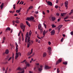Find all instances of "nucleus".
Returning a JSON list of instances; mask_svg holds the SVG:
<instances>
[{
    "mask_svg": "<svg viewBox=\"0 0 73 73\" xmlns=\"http://www.w3.org/2000/svg\"><path fill=\"white\" fill-rule=\"evenodd\" d=\"M26 65L27 66H30V64H28Z\"/></svg>",
    "mask_w": 73,
    "mask_h": 73,
    "instance_id": "nucleus-54",
    "label": "nucleus"
},
{
    "mask_svg": "<svg viewBox=\"0 0 73 73\" xmlns=\"http://www.w3.org/2000/svg\"><path fill=\"white\" fill-rule=\"evenodd\" d=\"M15 45H16L15 49L16 52H18V49H19V48L17 47H18V45H17V43L16 42H15Z\"/></svg>",
    "mask_w": 73,
    "mask_h": 73,
    "instance_id": "nucleus-4",
    "label": "nucleus"
},
{
    "mask_svg": "<svg viewBox=\"0 0 73 73\" xmlns=\"http://www.w3.org/2000/svg\"><path fill=\"white\" fill-rule=\"evenodd\" d=\"M47 52H48V53H49V55H50L52 53L50 51H49V50H47Z\"/></svg>",
    "mask_w": 73,
    "mask_h": 73,
    "instance_id": "nucleus-34",
    "label": "nucleus"
},
{
    "mask_svg": "<svg viewBox=\"0 0 73 73\" xmlns=\"http://www.w3.org/2000/svg\"><path fill=\"white\" fill-rule=\"evenodd\" d=\"M26 23L27 25H28L29 27H31V25H30V24H29V23L28 21H26Z\"/></svg>",
    "mask_w": 73,
    "mask_h": 73,
    "instance_id": "nucleus-16",
    "label": "nucleus"
},
{
    "mask_svg": "<svg viewBox=\"0 0 73 73\" xmlns=\"http://www.w3.org/2000/svg\"><path fill=\"white\" fill-rule=\"evenodd\" d=\"M63 64H64V65H67V64H68V62H63Z\"/></svg>",
    "mask_w": 73,
    "mask_h": 73,
    "instance_id": "nucleus-25",
    "label": "nucleus"
},
{
    "mask_svg": "<svg viewBox=\"0 0 73 73\" xmlns=\"http://www.w3.org/2000/svg\"><path fill=\"white\" fill-rule=\"evenodd\" d=\"M63 25H59L57 28H60V29H61L62 27V26Z\"/></svg>",
    "mask_w": 73,
    "mask_h": 73,
    "instance_id": "nucleus-21",
    "label": "nucleus"
},
{
    "mask_svg": "<svg viewBox=\"0 0 73 73\" xmlns=\"http://www.w3.org/2000/svg\"><path fill=\"white\" fill-rule=\"evenodd\" d=\"M35 65H39V63H35Z\"/></svg>",
    "mask_w": 73,
    "mask_h": 73,
    "instance_id": "nucleus-49",
    "label": "nucleus"
},
{
    "mask_svg": "<svg viewBox=\"0 0 73 73\" xmlns=\"http://www.w3.org/2000/svg\"><path fill=\"white\" fill-rule=\"evenodd\" d=\"M57 28L58 29V32H60V28H57Z\"/></svg>",
    "mask_w": 73,
    "mask_h": 73,
    "instance_id": "nucleus-40",
    "label": "nucleus"
},
{
    "mask_svg": "<svg viewBox=\"0 0 73 73\" xmlns=\"http://www.w3.org/2000/svg\"><path fill=\"white\" fill-rule=\"evenodd\" d=\"M68 17H69V16H67L66 17L64 18V20H66V19H68Z\"/></svg>",
    "mask_w": 73,
    "mask_h": 73,
    "instance_id": "nucleus-32",
    "label": "nucleus"
},
{
    "mask_svg": "<svg viewBox=\"0 0 73 73\" xmlns=\"http://www.w3.org/2000/svg\"><path fill=\"white\" fill-rule=\"evenodd\" d=\"M47 4L48 5H50V6H52V3L50 1H48L47 2Z\"/></svg>",
    "mask_w": 73,
    "mask_h": 73,
    "instance_id": "nucleus-6",
    "label": "nucleus"
},
{
    "mask_svg": "<svg viewBox=\"0 0 73 73\" xmlns=\"http://www.w3.org/2000/svg\"><path fill=\"white\" fill-rule=\"evenodd\" d=\"M35 13H36V14H38V11H36L35 12Z\"/></svg>",
    "mask_w": 73,
    "mask_h": 73,
    "instance_id": "nucleus-50",
    "label": "nucleus"
},
{
    "mask_svg": "<svg viewBox=\"0 0 73 73\" xmlns=\"http://www.w3.org/2000/svg\"><path fill=\"white\" fill-rule=\"evenodd\" d=\"M21 11H20V10H17L16 11V12L17 13H20V12Z\"/></svg>",
    "mask_w": 73,
    "mask_h": 73,
    "instance_id": "nucleus-30",
    "label": "nucleus"
},
{
    "mask_svg": "<svg viewBox=\"0 0 73 73\" xmlns=\"http://www.w3.org/2000/svg\"><path fill=\"white\" fill-rule=\"evenodd\" d=\"M27 20H29V21H31V18L29 17H27Z\"/></svg>",
    "mask_w": 73,
    "mask_h": 73,
    "instance_id": "nucleus-33",
    "label": "nucleus"
},
{
    "mask_svg": "<svg viewBox=\"0 0 73 73\" xmlns=\"http://www.w3.org/2000/svg\"><path fill=\"white\" fill-rule=\"evenodd\" d=\"M45 33H46V31H45V30H44L43 32V35L44 37H45Z\"/></svg>",
    "mask_w": 73,
    "mask_h": 73,
    "instance_id": "nucleus-19",
    "label": "nucleus"
},
{
    "mask_svg": "<svg viewBox=\"0 0 73 73\" xmlns=\"http://www.w3.org/2000/svg\"><path fill=\"white\" fill-rule=\"evenodd\" d=\"M40 29V34H42V31H43V29L42 28H41Z\"/></svg>",
    "mask_w": 73,
    "mask_h": 73,
    "instance_id": "nucleus-15",
    "label": "nucleus"
},
{
    "mask_svg": "<svg viewBox=\"0 0 73 73\" xmlns=\"http://www.w3.org/2000/svg\"><path fill=\"white\" fill-rule=\"evenodd\" d=\"M3 5H4V3H2L0 6L1 9H3Z\"/></svg>",
    "mask_w": 73,
    "mask_h": 73,
    "instance_id": "nucleus-20",
    "label": "nucleus"
},
{
    "mask_svg": "<svg viewBox=\"0 0 73 73\" xmlns=\"http://www.w3.org/2000/svg\"><path fill=\"white\" fill-rule=\"evenodd\" d=\"M47 12L48 13H49V10H47Z\"/></svg>",
    "mask_w": 73,
    "mask_h": 73,
    "instance_id": "nucleus-63",
    "label": "nucleus"
},
{
    "mask_svg": "<svg viewBox=\"0 0 73 73\" xmlns=\"http://www.w3.org/2000/svg\"><path fill=\"white\" fill-rule=\"evenodd\" d=\"M38 39L37 38H36V42H37V41H38Z\"/></svg>",
    "mask_w": 73,
    "mask_h": 73,
    "instance_id": "nucleus-62",
    "label": "nucleus"
},
{
    "mask_svg": "<svg viewBox=\"0 0 73 73\" xmlns=\"http://www.w3.org/2000/svg\"><path fill=\"white\" fill-rule=\"evenodd\" d=\"M46 56V53L44 52L43 54V57H45Z\"/></svg>",
    "mask_w": 73,
    "mask_h": 73,
    "instance_id": "nucleus-23",
    "label": "nucleus"
},
{
    "mask_svg": "<svg viewBox=\"0 0 73 73\" xmlns=\"http://www.w3.org/2000/svg\"><path fill=\"white\" fill-rule=\"evenodd\" d=\"M18 42L20 44H21V37H20L18 38Z\"/></svg>",
    "mask_w": 73,
    "mask_h": 73,
    "instance_id": "nucleus-14",
    "label": "nucleus"
},
{
    "mask_svg": "<svg viewBox=\"0 0 73 73\" xmlns=\"http://www.w3.org/2000/svg\"><path fill=\"white\" fill-rule=\"evenodd\" d=\"M48 51H51V47H49L48 48Z\"/></svg>",
    "mask_w": 73,
    "mask_h": 73,
    "instance_id": "nucleus-31",
    "label": "nucleus"
},
{
    "mask_svg": "<svg viewBox=\"0 0 73 73\" xmlns=\"http://www.w3.org/2000/svg\"><path fill=\"white\" fill-rule=\"evenodd\" d=\"M15 55L16 56H15V59H17V57H19V55H18V53H17V52H16Z\"/></svg>",
    "mask_w": 73,
    "mask_h": 73,
    "instance_id": "nucleus-11",
    "label": "nucleus"
},
{
    "mask_svg": "<svg viewBox=\"0 0 73 73\" xmlns=\"http://www.w3.org/2000/svg\"><path fill=\"white\" fill-rule=\"evenodd\" d=\"M51 19L52 21H54V20L56 19V17H51Z\"/></svg>",
    "mask_w": 73,
    "mask_h": 73,
    "instance_id": "nucleus-18",
    "label": "nucleus"
},
{
    "mask_svg": "<svg viewBox=\"0 0 73 73\" xmlns=\"http://www.w3.org/2000/svg\"><path fill=\"white\" fill-rule=\"evenodd\" d=\"M17 70H22V68H20V67H19L17 69Z\"/></svg>",
    "mask_w": 73,
    "mask_h": 73,
    "instance_id": "nucleus-24",
    "label": "nucleus"
},
{
    "mask_svg": "<svg viewBox=\"0 0 73 73\" xmlns=\"http://www.w3.org/2000/svg\"><path fill=\"white\" fill-rule=\"evenodd\" d=\"M50 33H51V35H54V34L55 33V31H54V30H53Z\"/></svg>",
    "mask_w": 73,
    "mask_h": 73,
    "instance_id": "nucleus-8",
    "label": "nucleus"
},
{
    "mask_svg": "<svg viewBox=\"0 0 73 73\" xmlns=\"http://www.w3.org/2000/svg\"><path fill=\"white\" fill-rule=\"evenodd\" d=\"M32 56L31 55L30 56H29L28 58L29 59V58H31Z\"/></svg>",
    "mask_w": 73,
    "mask_h": 73,
    "instance_id": "nucleus-60",
    "label": "nucleus"
},
{
    "mask_svg": "<svg viewBox=\"0 0 73 73\" xmlns=\"http://www.w3.org/2000/svg\"><path fill=\"white\" fill-rule=\"evenodd\" d=\"M5 39H6L5 38V37H4L3 38V40H4H4H5Z\"/></svg>",
    "mask_w": 73,
    "mask_h": 73,
    "instance_id": "nucleus-55",
    "label": "nucleus"
},
{
    "mask_svg": "<svg viewBox=\"0 0 73 73\" xmlns=\"http://www.w3.org/2000/svg\"><path fill=\"white\" fill-rule=\"evenodd\" d=\"M62 58H59L57 61L56 63V64H59V63H60V62L62 61Z\"/></svg>",
    "mask_w": 73,
    "mask_h": 73,
    "instance_id": "nucleus-5",
    "label": "nucleus"
},
{
    "mask_svg": "<svg viewBox=\"0 0 73 73\" xmlns=\"http://www.w3.org/2000/svg\"><path fill=\"white\" fill-rule=\"evenodd\" d=\"M64 39V38H62L61 40L60 41L61 42H62L63 41V40Z\"/></svg>",
    "mask_w": 73,
    "mask_h": 73,
    "instance_id": "nucleus-45",
    "label": "nucleus"
},
{
    "mask_svg": "<svg viewBox=\"0 0 73 73\" xmlns=\"http://www.w3.org/2000/svg\"><path fill=\"white\" fill-rule=\"evenodd\" d=\"M48 45H50V44H51V42L50 41L48 42Z\"/></svg>",
    "mask_w": 73,
    "mask_h": 73,
    "instance_id": "nucleus-52",
    "label": "nucleus"
},
{
    "mask_svg": "<svg viewBox=\"0 0 73 73\" xmlns=\"http://www.w3.org/2000/svg\"><path fill=\"white\" fill-rule=\"evenodd\" d=\"M15 23H16V24H19V23H20V21L19 20H16L15 21Z\"/></svg>",
    "mask_w": 73,
    "mask_h": 73,
    "instance_id": "nucleus-17",
    "label": "nucleus"
},
{
    "mask_svg": "<svg viewBox=\"0 0 73 73\" xmlns=\"http://www.w3.org/2000/svg\"><path fill=\"white\" fill-rule=\"evenodd\" d=\"M41 24H39L38 25V29L40 30L41 29Z\"/></svg>",
    "mask_w": 73,
    "mask_h": 73,
    "instance_id": "nucleus-13",
    "label": "nucleus"
},
{
    "mask_svg": "<svg viewBox=\"0 0 73 73\" xmlns=\"http://www.w3.org/2000/svg\"><path fill=\"white\" fill-rule=\"evenodd\" d=\"M20 27L21 29H22L23 32L25 31V25H24V24L23 23H21L20 25Z\"/></svg>",
    "mask_w": 73,
    "mask_h": 73,
    "instance_id": "nucleus-2",
    "label": "nucleus"
},
{
    "mask_svg": "<svg viewBox=\"0 0 73 73\" xmlns=\"http://www.w3.org/2000/svg\"><path fill=\"white\" fill-rule=\"evenodd\" d=\"M6 54H8L9 53V50L8 49H7L5 50Z\"/></svg>",
    "mask_w": 73,
    "mask_h": 73,
    "instance_id": "nucleus-22",
    "label": "nucleus"
},
{
    "mask_svg": "<svg viewBox=\"0 0 73 73\" xmlns=\"http://www.w3.org/2000/svg\"><path fill=\"white\" fill-rule=\"evenodd\" d=\"M21 31H19V33H18V36H20V33H21Z\"/></svg>",
    "mask_w": 73,
    "mask_h": 73,
    "instance_id": "nucleus-37",
    "label": "nucleus"
},
{
    "mask_svg": "<svg viewBox=\"0 0 73 73\" xmlns=\"http://www.w3.org/2000/svg\"><path fill=\"white\" fill-rule=\"evenodd\" d=\"M66 13H61V16L62 17H64L65 16V15H66Z\"/></svg>",
    "mask_w": 73,
    "mask_h": 73,
    "instance_id": "nucleus-12",
    "label": "nucleus"
},
{
    "mask_svg": "<svg viewBox=\"0 0 73 73\" xmlns=\"http://www.w3.org/2000/svg\"><path fill=\"white\" fill-rule=\"evenodd\" d=\"M73 13V9L71 10L70 13H69V15H71V14H72V13Z\"/></svg>",
    "mask_w": 73,
    "mask_h": 73,
    "instance_id": "nucleus-26",
    "label": "nucleus"
},
{
    "mask_svg": "<svg viewBox=\"0 0 73 73\" xmlns=\"http://www.w3.org/2000/svg\"><path fill=\"white\" fill-rule=\"evenodd\" d=\"M32 21L33 22H36V21H35V20L34 19H33V20H32Z\"/></svg>",
    "mask_w": 73,
    "mask_h": 73,
    "instance_id": "nucleus-58",
    "label": "nucleus"
},
{
    "mask_svg": "<svg viewBox=\"0 0 73 73\" xmlns=\"http://www.w3.org/2000/svg\"><path fill=\"white\" fill-rule=\"evenodd\" d=\"M12 58H14V53H13Z\"/></svg>",
    "mask_w": 73,
    "mask_h": 73,
    "instance_id": "nucleus-57",
    "label": "nucleus"
},
{
    "mask_svg": "<svg viewBox=\"0 0 73 73\" xmlns=\"http://www.w3.org/2000/svg\"><path fill=\"white\" fill-rule=\"evenodd\" d=\"M32 33L31 32V31H30L29 33V36H31V34H32Z\"/></svg>",
    "mask_w": 73,
    "mask_h": 73,
    "instance_id": "nucleus-29",
    "label": "nucleus"
},
{
    "mask_svg": "<svg viewBox=\"0 0 73 73\" xmlns=\"http://www.w3.org/2000/svg\"><path fill=\"white\" fill-rule=\"evenodd\" d=\"M55 8H56V9H57V8H58V5H56L55 6Z\"/></svg>",
    "mask_w": 73,
    "mask_h": 73,
    "instance_id": "nucleus-39",
    "label": "nucleus"
},
{
    "mask_svg": "<svg viewBox=\"0 0 73 73\" xmlns=\"http://www.w3.org/2000/svg\"><path fill=\"white\" fill-rule=\"evenodd\" d=\"M40 67L41 68H42L43 67V66L42 65H40Z\"/></svg>",
    "mask_w": 73,
    "mask_h": 73,
    "instance_id": "nucleus-59",
    "label": "nucleus"
},
{
    "mask_svg": "<svg viewBox=\"0 0 73 73\" xmlns=\"http://www.w3.org/2000/svg\"><path fill=\"white\" fill-rule=\"evenodd\" d=\"M18 55H19V56H21V53L20 52H19L18 53Z\"/></svg>",
    "mask_w": 73,
    "mask_h": 73,
    "instance_id": "nucleus-43",
    "label": "nucleus"
},
{
    "mask_svg": "<svg viewBox=\"0 0 73 73\" xmlns=\"http://www.w3.org/2000/svg\"><path fill=\"white\" fill-rule=\"evenodd\" d=\"M30 19L31 21H32V20H33L34 19V17H33L31 16L30 17Z\"/></svg>",
    "mask_w": 73,
    "mask_h": 73,
    "instance_id": "nucleus-28",
    "label": "nucleus"
},
{
    "mask_svg": "<svg viewBox=\"0 0 73 73\" xmlns=\"http://www.w3.org/2000/svg\"><path fill=\"white\" fill-rule=\"evenodd\" d=\"M25 61H26V60H23V61L21 62V63H24V62H25Z\"/></svg>",
    "mask_w": 73,
    "mask_h": 73,
    "instance_id": "nucleus-48",
    "label": "nucleus"
},
{
    "mask_svg": "<svg viewBox=\"0 0 73 73\" xmlns=\"http://www.w3.org/2000/svg\"><path fill=\"white\" fill-rule=\"evenodd\" d=\"M57 72L58 73L60 72V70H58V68L57 69Z\"/></svg>",
    "mask_w": 73,
    "mask_h": 73,
    "instance_id": "nucleus-44",
    "label": "nucleus"
},
{
    "mask_svg": "<svg viewBox=\"0 0 73 73\" xmlns=\"http://www.w3.org/2000/svg\"><path fill=\"white\" fill-rule=\"evenodd\" d=\"M70 34L71 35H73V31L71 32Z\"/></svg>",
    "mask_w": 73,
    "mask_h": 73,
    "instance_id": "nucleus-51",
    "label": "nucleus"
},
{
    "mask_svg": "<svg viewBox=\"0 0 73 73\" xmlns=\"http://www.w3.org/2000/svg\"><path fill=\"white\" fill-rule=\"evenodd\" d=\"M60 20H61V18H59L57 20L58 22H59V21H60Z\"/></svg>",
    "mask_w": 73,
    "mask_h": 73,
    "instance_id": "nucleus-42",
    "label": "nucleus"
},
{
    "mask_svg": "<svg viewBox=\"0 0 73 73\" xmlns=\"http://www.w3.org/2000/svg\"><path fill=\"white\" fill-rule=\"evenodd\" d=\"M11 58H12V57H10L9 59H8V61H10V60H11Z\"/></svg>",
    "mask_w": 73,
    "mask_h": 73,
    "instance_id": "nucleus-46",
    "label": "nucleus"
},
{
    "mask_svg": "<svg viewBox=\"0 0 73 73\" xmlns=\"http://www.w3.org/2000/svg\"><path fill=\"white\" fill-rule=\"evenodd\" d=\"M68 1H66L64 3V5L66 8V9H68Z\"/></svg>",
    "mask_w": 73,
    "mask_h": 73,
    "instance_id": "nucleus-3",
    "label": "nucleus"
},
{
    "mask_svg": "<svg viewBox=\"0 0 73 73\" xmlns=\"http://www.w3.org/2000/svg\"><path fill=\"white\" fill-rule=\"evenodd\" d=\"M59 15H60V13H57L56 14L57 16H59Z\"/></svg>",
    "mask_w": 73,
    "mask_h": 73,
    "instance_id": "nucleus-53",
    "label": "nucleus"
},
{
    "mask_svg": "<svg viewBox=\"0 0 73 73\" xmlns=\"http://www.w3.org/2000/svg\"><path fill=\"white\" fill-rule=\"evenodd\" d=\"M11 29H10L9 27H8L6 29L5 32H8V31H11Z\"/></svg>",
    "mask_w": 73,
    "mask_h": 73,
    "instance_id": "nucleus-9",
    "label": "nucleus"
},
{
    "mask_svg": "<svg viewBox=\"0 0 73 73\" xmlns=\"http://www.w3.org/2000/svg\"><path fill=\"white\" fill-rule=\"evenodd\" d=\"M29 73H33V72L31 71H29Z\"/></svg>",
    "mask_w": 73,
    "mask_h": 73,
    "instance_id": "nucleus-64",
    "label": "nucleus"
},
{
    "mask_svg": "<svg viewBox=\"0 0 73 73\" xmlns=\"http://www.w3.org/2000/svg\"><path fill=\"white\" fill-rule=\"evenodd\" d=\"M52 28H56V25H52Z\"/></svg>",
    "mask_w": 73,
    "mask_h": 73,
    "instance_id": "nucleus-27",
    "label": "nucleus"
},
{
    "mask_svg": "<svg viewBox=\"0 0 73 73\" xmlns=\"http://www.w3.org/2000/svg\"><path fill=\"white\" fill-rule=\"evenodd\" d=\"M12 23H13V25H14L15 24V21L13 20V21H12Z\"/></svg>",
    "mask_w": 73,
    "mask_h": 73,
    "instance_id": "nucleus-36",
    "label": "nucleus"
},
{
    "mask_svg": "<svg viewBox=\"0 0 73 73\" xmlns=\"http://www.w3.org/2000/svg\"><path fill=\"white\" fill-rule=\"evenodd\" d=\"M24 73V70H23V71L22 72H18V73Z\"/></svg>",
    "mask_w": 73,
    "mask_h": 73,
    "instance_id": "nucleus-41",
    "label": "nucleus"
},
{
    "mask_svg": "<svg viewBox=\"0 0 73 73\" xmlns=\"http://www.w3.org/2000/svg\"><path fill=\"white\" fill-rule=\"evenodd\" d=\"M51 68L50 66L49 67V66L46 65L45 66L44 69H50Z\"/></svg>",
    "mask_w": 73,
    "mask_h": 73,
    "instance_id": "nucleus-7",
    "label": "nucleus"
},
{
    "mask_svg": "<svg viewBox=\"0 0 73 73\" xmlns=\"http://www.w3.org/2000/svg\"><path fill=\"white\" fill-rule=\"evenodd\" d=\"M42 14H43V15H45V12H44V11H42Z\"/></svg>",
    "mask_w": 73,
    "mask_h": 73,
    "instance_id": "nucleus-56",
    "label": "nucleus"
},
{
    "mask_svg": "<svg viewBox=\"0 0 73 73\" xmlns=\"http://www.w3.org/2000/svg\"><path fill=\"white\" fill-rule=\"evenodd\" d=\"M30 9H32L33 8V6H30L29 8Z\"/></svg>",
    "mask_w": 73,
    "mask_h": 73,
    "instance_id": "nucleus-35",
    "label": "nucleus"
},
{
    "mask_svg": "<svg viewBox=\"0 0 73 73\" xmlns=\"http://www.w3.org/2000/svg\"><path fill=\"white\" fill-rule=\"evenodd\" d=\"M35 52H33V53L32 55H31L32 56V57L33 56L35 55Z\"/></svg>",
    "mask_w": 73,
    "mask_h": 73,
    "instance_id": "nucleus-47",
    "label": "nucleus"
},
{
    "mask_svg": "<svg viewBox=\"0 0 73 73\" xmlns=\"http://www.w3.org/2000/svg\"><path fill=\"white\" fill-rule=\"evenodd\" d=\"M25 42L27 43V48H29V44H31V39L30 37L28 36V32H27L25 35Z\"/></svg>",
    "mask_w": 73,
    "mask_h": 73,
    "instance_id": "nucleus-1",
    "label": "nucleus"
},
{
    "mask_svg": "<svg viewBox=\"0 0 73 73\" xmlns=\"http://www.w3.org/2000/svg\"><path fill=\"white\" fill-rule=\"evenodd\" d=\"M37 68H38V71H39V72H41V71H42V68H38L39 67L38 66H37Z\"/></svg>",
    "mask_w": 73,
    "mask_h": 73,
    "instance_id": "nucleus-10",
    "label": "nucleus"
},
{
    "mask_svg": "<svg viewBox=\"0 0 73 73\" xmlns=\"http://www.w3.org/2000/svg\"><path fill=\"white\" fill-rule=\"evenodd\" d=\"M43 25H44L45 28H46V25L45 24V23H43Z\"/></svg>",
    "mask_w": 73,
    "mask_h": 73,
    "instance_id": "nucleus-38",
    "label": "nucleus"
},
{
    "mask_svg": "<svg viewBox=\"0 0 73 73\" xmlns=\"http://www.w3.org/2000/svg\"><path fill=\"white\" fill-rule=\"evenodd\" d=\"M31 42L32 44H33V40H31Z\"/></svg>",
    "mask_w": 73,
    "mask_h": 73,
    "instance_id": "nucleus-61",
    "label": "nucleus"
}]
</instances>
